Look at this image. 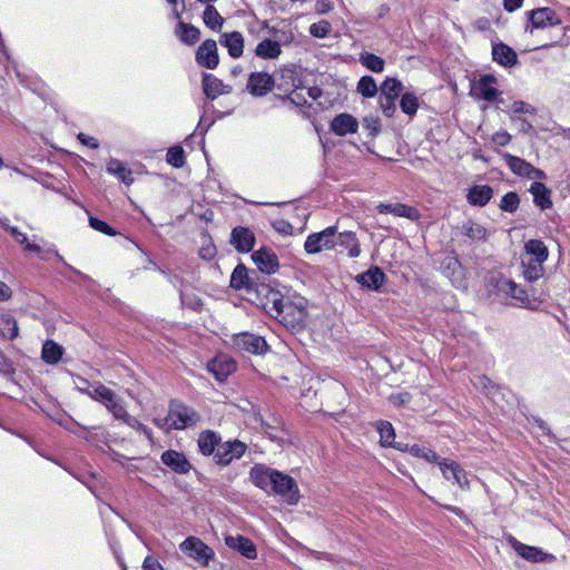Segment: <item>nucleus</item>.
I'll return each mask as SVG.
<instances>
[{"label":"nucleus","mask_w":570,"mask_h":570,"mask_svg":"<svg viewBox=\"0 0 570 570\" xmlns=\"http://www.w3.org/2000/svg\"><path fill=\"white\" fill-rule=\"evenodd\" d=\"M439 468L446 481L458 484L460 489L464 491L470 489L468 473L458 462L450 459H442L439 462Z\"/></svg>","instance_id":"obj_13"},{"label":"nucleus","mask_w":570,"mask_h":570,"mask_svg":"<svg viewBox=\"0 0 570 570\" xmlns=\"http://www.w3.org/2000/svg\"><path fill=\"white\" fill-rule=\"evenodd\" d=\"M199 255L206 261H210L216 256V247L209 243L199 249Z\"/></svg>","instance_id":"obj_64"},{"label":"nucleus","mask_w":570,"mask_h":570,"mask_svg":"<svg viewBox=\"0 0 570 570\" xmlns=\"http://www.w3.org/2000/svg\"><path fill=\"white\" fill-rule=\"evenodd\" d=\"M122 423H125L126 425L132 428L137 432L144 434L149 441L153 442V432H151V430L148 426H146L145 424H142L141 422H139L135 416L128 414L126 416V419L122 421Z\"/></svg>","instance_id":"obj_51"},{"label":"nucleus","mask_w":570,"mask_h":570,"mask_svg":"<svg viewBox=\"0 0 570 570\" xmlns=\"http://www.w3.org/2000/svg\"><path fill=\"white\" fill-rule=\"evenodd\" d=\"M410 400H411V395L407 392L399 393V394H392L390 396L391 403L394 404L395 406H402V405L409 403Z\"/></svg>","instance_id":"obj_62"},{"label":"nucleus","mask_w":570,"mask_h":570,"mask_svg":"<svg viewBox=\"0 0 570 570\" xmlns=\"http://www.w3.org/2000/svg\"><path fill=\"white\" fill-rule=\"evenodd\" d=\"M497 78L492 75H483L471 87V96L489 102L497 101L501 92L497 88Z\"/></svg>","instance_id":"obj_12"},{"label":"nucleus","mask_w":570,"mask_h":570,"mask_svg":"<svg viewBox=\"0 0 570 570\" xmlns=\"http://www.w3.org/2000/svg\"><path fill=\"white\" fill-rule=\"evenodd\" d=\"M166 161L175 168L184 167L186 163L185 151L181 146L176 145L168 148L166 154Z\"/></svg>","instance_id":"obj_50"},{"label":"nucleus","mask_w":570,"mask_h":570,"mask_svg":"<svg viewBox=\"0 0 570 570\" xmlns=\"http://www.w3.org/2000/svg\"><path fill=\"white\" fill-rule=\"evenodd\" d=\"M272 225L281 235H291L293 233V226L285 219H275Z\"/></svg>","instance_id":"obj_59"},{"label":"nucleus","mask_w":570,"mask_h":570,"mask_svg":"<svg viewBox=\"0 0 570 570\" xmlns=\"http://www.w3.org/2000/svg\"><path fill=\"white\" fill-rule=\"evenodd\" d=\"M385 279L386 276L379 266H372L356 277L358 284L371 291H379L385 283Z\"/></svg>","instance_id":"obj_28"},{"label":"nucleus","mask_w":570,"mask_h":570,"mask_svg":"<svg viewBox=\"0 0 570 570\" xmlns=\"http://www.w3.org/2000/svg\"><path fill=\"white\" fill-rule=\"evenodd\" d=\"M232 88L223 83L220 79L212 73H205L203 77V91L210 100L220 95L229 94Z\"/></svg>","instance_id":"obj_30"},{"label":"nucleus","mask_w":570,"mask_h":570,"mask_svg":"<svg viewBox=\"0 0 570 570\" xmlns=\"http://www.w3.org/2000/svg\"><path fill=\"white\" fill-rule=\"evenodd\" d=\"M220 46L225 47L232 58H240L244 52V37L239 31L224 32L219 38Z\"/></svg>","instance_id":"obj_27"},{"label":"nucleus","mask_w":570,"mask_h":570,"mask_svg":"<svg viewBox=\"0 0 570 570\" xmlns=\"http://www.w3.org/2000/svg\"><path fill=\"white\" fill-rule=\"evenodd\" d=\"M511 111L513 114H529V115H535L537 109L532 107L530 104H527L522 100H515L511 105Z\"/></svg>","instance_id":"obj_58"},{"label":"nucleus","mask_w":570,"mask_h":570,"mask_svg":"<svg viewBox=\"0 0 570 570\" xmlns=\"http://www.w3.org/2000/svg\"><path fill=\"white\" fill-rule=\"evenodd\" d=\"M495 288L518 302L520 307L533 309V301L528 292L511 279L501 277L497 281Z\"/></svg>","instance_id":"obj_11"},{"label":"nucleus","mask_w":570,"mask_h":570,"mask_svg":"<svg viewBox=\"0 0 570 570\" xmlns=\"http://www.w3.org/2000/svg\"><path fill=\"white\" fill-rule=\"evenodd\" d=\"M380 96L397 99L403 94V83L393 77H387L380 86Z\"/></svg>","instance_id":"obj_39"},{"label":"nucleus","mask_w":570,"mask_h":570,"mask_svg":"<svg viewBox=\"0 0 570 570\" xmlns=\"http://www.w3.org/2000/svg\"><path fill=\"white\" fill-rule=\"evenodd\" d=\"M395 100L396 99H392V98H386V97H383V96H379V104H380V107L382 109V112L387 117V118H391L394 116L395 111H396V105H395Z\"/></svg>","instance_id":"obj_57"},{"label":"nucleus","mask_w":570,"mask_h":570,"mask_svg":"<svg viewBox=\"0 0 570 570\" xmlns=\"http://www.w3.org/2000/svg\"><path fill=\"white\" fill-rule=\"evenodd\" d=\"M520 206V196L515 191H509L500 200L499 208L504 213L513 214Z\"/></svg>","instance_id":"obj_49"},{"label":"nucleus","mask_w":570,"mask_h":570,"mask_svg":"<svg viewBox=\"0 0 570 570\" xmlns=\"http://www.w3.org/2000/svg\"><path fill=\"white\" fill-rule=\"evenodd\" d=\"M142 570H164V568L156 558L147 556L142 563Z\"/></svg>","instance_id":"obj_63"},{"label":"nucleus","mask_w":570,"mask_h":570,"mask_svg":"<svg viewBox=\"0 0 570 570\" xmlns=\"http://www.w3.org/2000/svg\"><path fill=\"white\" fill-rule=\"evenodd\" d=\"M335 248L342 247L347 250L350 257L355 258L361 254V247L356 234L353 232L336 233L334 236Z\"/></svg>","instance_id":"obj_31"},{"label":"nucleus","mask_w":570,"mask_h":570,"mask_svg":"<svg viewBox=\"0 0 570 570\" xmlns=\"http://www.w3.org/2000/svg\"><path fill=\"white\" fill-rule=\"evenodd\" d=\"M528 22L525 32L532 33L534 29H546L561 24L559 14L549 7L537 8L527 12Z\"/></svg>","instance_id":"obj_5"},{"label":"nucleus","mask_w":570,"mask_h":570,"mask_svg":"<svg viewBox=\"0 0 570 570\" xmlns=\"http://www.w3.org/2000/svg\"><path fill=\"white\" fill-rule=\"evenodd\" d=\"M332 27L331 23L326 20H321L318 22H314L309 26V33L315 37L323 39L328 36Z\"/></svg>","instance_id":"obj_52"},{"label":"nucleus","mask_w":570,"mask_h":570,"mask_svg":"<svg viewBox=\"0 0 570 570\" xmlns=\"http://www.w3.org/2000/svg\"><path fill=\"white\" fill-rule=\"evenodd\" d=\"M269 313L285 327L299 331L305 326L307 301L298 295L272 292L267 297Z\"/></svg>","instance_id":"obj_1"},{"label":"nucleus","mask_w":570,"mask_h":570,"mask_svg":"<svg viewBox=\"0 0 570 570\" xmlns=\"http://www.w3.org/2000/svg\"><path fill=\"white\" fill-rule=\"evenodd\" d=\"M203 21L210 30L220 31L225 20L214 6L207 4L203 12Z\"/></svg>","instance_id":"obj_40"},{"label":"nucleus","mask_w":570,"mask_h":570,"mask_svg":"<svg viewBox=\"0 0 570 570\" xmlns=\"http://www.w3.org/2000/svg\"><path fill=\"white\" fill-rule=\"evenodd\" d=\"M330 128L337 136H346L357 131L358 121L354 116L343 112L333 118Z\"/></svg>","instance_id":"obj_24"},{"label":"nucleus","mask_w":570,"mask_h":570,"mask_svg":"<svg viewBox=\"0 0 570 570\" xmlns=\"http://www.w3.org/2000/svg\"><path fill=\"white\" fill-rule=\"evenodd\" d=\"M229 242L237 252L249 253L255 245V235L248 227L237 226L232 229Z\"/></svg>","instance_id":"obj_20"},{"label":"nucleus","mask_w":570,"mask_h":570,"mask_svg":"<svg viewBox=\"0 0 570 570\" xmlns=\"http://www.w3.org/2000/svg\"><path fill=\"white\" fill-rule=\"evenodd\" d=\"M252 285L247 268L242 264L237 265L230 276V287L239 291L248 289Z\"/></svg>","instance_id":"obj_38"},{"label":"nucleus","mask_w":570,"mask_h":570,"mask_svg":"<svg viewBox=\"0 0 570 570\" xmlns=\"http://www.w3.org/2000/svg\"><path fill=\"white\" fill-rule=\"evenodd\" d=\"M376 209L381 214H392L396 217H404L410 220H417L420 218V213L415 207L395 203V204H384L381 203L376 206Z\"/></svg>","instance_id":"obj_25"},{"label":"nucleus","mask_w":570,"mask_h":570,"mask_svg":"<svg viewBox=\"0 0 570 570\" xmlns=\"http://www.w3.org/2000/svg\"><path fill=\"white\" fill-rule=\"evenodd\" d=\"M508 542L518 553L519 557L531 562H550L556 559L551 553L544 552L542 549L533 546L524 544L518 541L513 535L508 537Z\"/></svg>","instance_id":"obj_14"},{"label":"nucleus","mask_w":570,"mask_h":570,"mask_svg":"<svg viewBox=\"0 0 570 570\" xmlns=\"http://www.w3.org/2000/svg\"><path fill=\"white\" fill-rule=\"evenodd\" d=\"M153 265H154V267H155L159 273H161L164 276H166V277H167V279H168V282H169L170 284H173L175 287H177V286H179V285L181 284V279L178 277V275H176V274L171 273V272H170V271H168V269H165V268H163V267L158 266V265H157V264H155V263H154Z\"/></svg>","instance_id":"obj_60"},{"label":"nucleus","mask_w":570,"mask_h":570,"mask_svg":"<svg viewBox=\"0 0 570 570\" xmlns=\"http://www.w3.org/2000/svg\"><path fill=\"white\" fill-rule=\"evenodd\" d=\"M178 38L186 45H194L199 40L200 31L193 24L180 22L176 30Z\"/></svg>","instance_id":"obj_42"},{"label":"nucleus","mask_w":570,"mask_h":570,"mask_svg":"<svg viewBox=\"0 0 570 570\" xmlns=\"http://www.w3.org/2000/svg\"><path fill=\"white\" fill-rule=\"evenodd\" d=\"M180 303L184 307L198 312L203 307L202 299L195 294L180 293Z\"/></svg>","instance_id":"obj_53"},{"label":"nucleus","mask_w":570,"mask_h":570,"mask_svg":"<svg viewBox=\"0 0 570 570\" xmlns=\"http://www.w3.org/2000/svg\"><path fill=\"white\" fill-rule=\"evenodd\" d=\"M246 450L247 444L237 439L227 440L225 442L222 441L214 455V462L219 466H227L234 460L240 459Z\"/></svg>","instance_id":"obj_8"},{"label":"nucleus","mask_w":570,"mask_h":570,"mask_svg":"<svg viewBox=\"0 0 570 570\" xmlns=\"http://www.w3.org/2000/svg\"><path fill=\"white\" fill-rule=\"evenodd\" d=\"M180 551L202 566H208L215 558L214 550L199 538L188 537L179 544Z\"/></svg>","instance_id":"obj_4"},{"label":"nucleus","mask_w":570,"mask_h":570,"mask_svg":"<svg viewBox=\"0 0 570 570\" xmlns=\"http://www.w3.org/2000/svg\"><path fill=\"white\" fill-rule=\"evenodd\" d=\"M207 370L219 382L225 381L236 370V363L227 355H217L207 363Z\"/></svg>","instance_id":"obj_19"},{"label":"nucleus","mask_w":570,"mask_h":570,"mask_svg":"<svg viewBox=\"0 0 570 570\" xmlns=\"http://www.w3.org/2000/svg\"><path fill=\"white\" fill-rule=\"evenodd\" d=\"M83 383L87 385V389L83 390L80 387L79 390L85 392L89 397H91L92 400L98 402L107 386H105L104 384H101L99 382L90 384L86 380H83Z\"/></svg>","instance_id":"obj_55"},{"label":"nucleus","mask_w":570,"mask_h":570,"mask_svg":"<svg viewBox=\"0 0 570 570\" xmlns=\"http://www.w3.org/2000/svg\"><path fill=\"white\" fill-rule=\"evenodd\" d=\"M196 61L207 69H215L219 63L217 43L213 39H206L196 51Z\"/></svg>","instance_id":"obj_17"},{"label":"nucleus","mask_w":570,"mask_h":570,"mask_svg":"<svg viewBox=\"0 0 570 570\" xmlns=\"http://www.w3.org/2000/svg\"><path fill=\"white\" fill-rule=\"evenodd\" d=\"M529 191L533 196V203L541 210L552 207L551 190L541 181L531 184Z\"/></svg>","instance_id":"obj_32"},{"label":"nucleus","mask_w":570,"mask_h":570,"mask_svg":"<svg viewBox=\"0 0 570 570\" xmlns=\"http://www.w3.org/2000/svg\"><path fill=\"white\" fill-rule=\"evenodd\" d=\"M363 127L368 131L371 137H375L381 131V121L377 117L368 116L363 119Z\"/></svg>","instance_id":"obj_56"},{"label":"nucleus","mask_w":570,"mask_h":570,"mask_svg":"<svg viewBox=\"0 0 570 570\" xmlns=\"http://www.w3.org/2000/svg\"><path fill=\"white\" fill-rule=\"evenodd\" d=\"M230 343L234 348L246 352L250 354H264L267 351V343L263 336L248 333V332H242L234 334L230 337Z\"/></svg>","instance_id":"obj_7"},{"label":"nucleus","mask_w":570,"mask_h":570,"mask_svg":"<svg viewBox=\"0 0 570 570\" xmlns=\"http://www.w3.org/2000/svg\"><path fill=\"white\" fill-rule=\"evenodd\" d=\"M269 493L285 498L289 504H296L299 500V490L296 481L281 471L274 473Z\"/></svg>","instance_id":"obj_6"},{"label":"nucleus","mask_w":570,"mask_h":570,"mask_svg":"<svg viewBox=\"0 0 570 570\" xmlns=\"http://www.w3.org/2000/svg\"><path fill=\"white\" fill-rule=\"evenodd\" d=\"M168 412L171 419L170 428L174 430L193 428L200 421V414L179 400L170 401Z\"/></svg>","instance_id":"obj_2"},{"label":"nucleus","mask_w":570,"mask_h":570,"mask_svg":"<svg viewBox=\"0 0 570 570\" xmlns=\"http://www.w3.org/2000/svg\"><path fill=\"white\" fill-rule=\"evenodd\" d=\"M104 406L112 414L116 420L121 422L129 414L126 410L124 400L119 395H116Z\"/></svg>","instance_id":"obj_48"},{"label":"nucleus","mask_w":570,"mask_h":570,"mask_svg":"<svg viewBox=\"0 0 570 570\" xmlns=\"http://www.w3.org/2000/svg\"><path fill=\"white\" fill-rule=\"evenodd\" d=\"M492 141L498 146H507L511 141V135L505 130L498 131L492 136Z\"/></svg>","instance_id":"obj_61"},{"label":"nucleus","mask_w":570,"mask_h":570,"mask_svg":"<svg viewBox=\"0 0 570 570\" xmlns=\"http://www.w3.org/2000/svg\"><path fill=\"white\" fill-rule=\"evenodd\" d=\"M492 59L503 67H513L518 62L515 51L503 42L492 43Z\"/></svg>","instance_id":"obj_29"},{"label":"nucleus","mask_w":570,"mask_h":570,"mask_svg":"<svg viewBox=\"0 0 570 570\" xmlns=\"http://www.w3.org/2000/svg\"><path fill=\"white\" fill-rule=\"evenodd\" d=\"M524 257L544 264L549 257V249L542 240L530 239L524 244Z\"/></svg>","instance_id":"obj_34"},{"label":"nucleus","mask_w":570,"mask_h":570,"mask_svg":"<svg viewBox=\"0 0 570 570\" xmlns=\"http://www.w3.org/2000/svg\"><path fill=\"white\" fill-rule=\"evenodd\" d=\"M247 90L254 97H263L272 91L274 78L263 71L252 72L247 80Z\"/></svg>","instance_id":"obj_15"},{"label":"nucleus","mask_w":570,"mask_h":570,"mask_svg":"<svg viewBox=\"0 0 570 570\" xmlns=\"http://www.w3.org/2000/svg\"><path fill=\"white\" fill-rule=\"evenodd\" d=\"M106 170L109 175L115 176L117 179H119L125 185L129 186L134 183V176L130 168L127 167V165L117 159V158H110L107 163Z\"/></svg>","instance_id":"obj_33"},{"label":"nucleus","mask_w":570,"mask_h":570,"mask_svg":"<svg viewBox=\"0 0 570 570\" xmlns=\"http://www.w3.org/2000/svg\"><path fill=\"white\" fill-rule=\"evenodd\" d=\"M89 226L95 230L100 232L108 236L117 235V232L111 226H109L106 222L94 216L89 217Z\"/></svg>","instance_id":"obj_54"},{"label":"nucleus","mask_w":570,"mask_h":570,"mask_svg":"<svg viewBox=\"0 0 570 570\" xmlns=\"http://www.w3.org/2000/svg\"><path fill=\"white\" fill-rule=\"evenodd\" d=\"M463 234L472 240H485L488 237L487 228L475 222H466L462 225Z\"/></svg>","instance_id":"obj_45"},{"label":"nucleus","mask_w":570,"mask_h":570,"mask_svg":"<svg viewBox=\"0 0 570 570\" xmlns=\"http://www.w3.org/2000/svg\"><path fill=\"white\" fill-rule=\"evenodd\" d=\"M63 347L52 340H47L41 350V358L45 363L55 365L61 361L63 355Z\"/></svg>","instance_id":"obj_36"},{"label":"nucleus","mask_w":570,"mask_h":570,"mask_svg":"<svg viewBox=\"0 0 570 570\" xmlns=\"http://www.w3.org/2000/svg\"><path fill=\"white\" fill-rule=\"evenodd\" d=\"M252 259L257 268L265 274H274L279 268L277 255L273 249L267 247H262L253 252Z\"/></svg>","instance_id":"obj_16"},{"label":"nucleus","mask_w":570,"mask_h":570,"mask_svg":"<svg viewBox=\"0 0 570 570\" xmlns=\"http://www.w3.org/2000/svg\"><path fill=\"white\" fill-rule=\"evenodd\" d=\"M503 160L505 161L509 169L517 176L538 180H543L547 178V175L543 170L535 168L523 158L507 153L503 155Z\"/></svg>","instance_id":"obj_10"},{"label":"nucleus","mask_w":570,"mask_h":570,"mask_svg":"<svg viewBox=\"0 0 570 570\" xmlns=\"http://www.w3.org/2000/svg\"><path fill=\"white\" fill-rule=\"evenodd\" d=\"M225 544L238 551L243 557L254 560L257 558V549L254 542L244 535H227Z\"/></svg>","instance_id":"obj_21"},{"label":"nucleus","mask_w":570,"mask_h":570,"mask_svg":"<svg viewBox=\"0 0 570 570\" xmlns=\"http://www.w3.org/2000/svg\"><path fill=\"white\" fill-rule=\"evenodd\" d=\"M337 233L336 226H330L320 233H313L307 236L304 248L307 254H317L325 250L335 248L334 236Z\"/></svg>","instance_id":"obj_9"},{"label":"nucleus","mask_w":570,"mask_h":570,"mask_svg":"<svg viewBox=\"0 0 570 570\" xmlns=\"http://www.w3.org/2000/svg\"><path fill=\"white\" fill-rule=\"evenodd\" d=\"M14 240L23 247V249L28 253H33L39 255V257L43 261L48 259V255H53L57 261L62 263V265L75 273L76 275L82 277L83 279H89V277L85 274H82L80 271L76 269L71 265H69L65 258L59 254V252L56 248L55 244H48L47 246L42 247L40 244H37L35 240H30L28 236L21 232V236H18L14 238Z\"/></svg>","instance_id":"obj_3"},{"label":"nucleus","mask_w":570,"mask_h":570,"mask_svg":"<svg viewBox=\"0 0 570 570\" xmlns=\"http://www.w3.org/2000/svg\"><path fill=\"white\" fill-rule=\"evenodd\" d=\"M400 108L409 117H414L419 109L417 96L413 92H403L400 99Z\"/></svg>","instance_id":"obj_47"},{"label":"nucleus","mask_w":570,"mask_h":570,"mask_svg":"<svg viewBox=\"0 0 570 570\" xmlns=\"http://www.w3.org/2000/svg\"><path fill=\"white\" fill-rule=\"evenodd\" d=\"M282 53L281 45L272 39L262 40L255 49V55L262 59L273 60Z\"/></svg>","instance_id":"obj_35"},{"label":"nucleus","mask_w":570,"mask_h":570,"mask_svg":"<svg viewBox=\"0 0 570 570\" xmlns=\"http://www.w3.org/2000/svg\"><path fill=\"white\" fill-rule=\"evenodd\" d=\"M379 87L372 76H363L360 78L356 91L364 98H373L379 92Z\"/></svg>","instance_id":"obj_46"},{"label":"nucleus","mask_w":570,"mask_h":570,"mask_svg":"<svg viewBox=\"0 0 570 570\" xmlns=\"http://www.w3.org/2000/svg\"><path fill=\"white\" fill-rule=\"evenodd\" d=\"M276 471L264 464H255L249 471V479L257 488L269 493L272 479Z\"/></svg>","instance_id":"obj_23"},{"label":"nucleus","mask_w":570,"mask_h":570,"mask_svg":"<svg viewBox=\"0 0 570 570\" xmlns=\"http://www.w3.org/2000/svg\"><path fill=\"white\" fill-rule=\"evenodd\" d=\"M0 335L8 340H14L19 335L17 321L10 315L0 316Z\"/></svg>","instance_id":"obj_44"},{"label":"nucleus","mask_w":570,"mask_h":570,"mask_svg":"<svg viewBox=\"0 0 570 570\" xmlns=\"http://www.w3.org/2000/svg\"><path fill=\"white\" fill-rule=\"evenodd\" d=\"M521 264L523 268V277L530 283L537 282L544 274L543 263L523 257Z\"/></svg>","instance_id":"obj_37"},{"label":"nucleus","mask_w":570,"mask_h":570,"mask_svg":"<svg viewBox=\"0 0 570 570\" xmlns=\"http://www.w3.org/2000/svg\"><path fill=\"white\" fill-rule=\"evenodd\" d=\"M220 442H222L220 434L213 430L202 431L197 439L198 450L204 456H213L214 458L217 449L220 445Z\"/></svg>","instance_id":"obj_22"},{"label":"nucleus","mask_w":570,"mask_h":570,"mask_svg":"<svg viewBox=\"0 0 570 570\" xmlns=\"http://www.w3.org/2000/svg\"><path fill=\"white\" fill-rule=\"evenodd\" d=\"M360 62L366 69H368L373 72H377V73L383 72L384 67H385V61L383 58H381L372 52H368V51L361 52Z\"/></svg>","instance_id":"obj_43"},{"label":"nucleus","mask_w":570,"mask_h":570,"mask_svg":"<svg viewBox=\"0 0 570 570\" xmlns=\"http://www.w3.org/2000/svg\"><path fill=\"white\" fill-rule=\"evenodd\" d=\"M376 430L380 434V443L384 448H390L395 442V431L391 422L380 420L376 422Z\"/></svg>","instance_id":"obj_41"},{"label":"nucleus","mask_w":570,"mask_h":570,"mask_svg":"<svg viewBox=\"0 0 570 570\" xmlns=\"http://www.w3.org/2000/svg\"><path fill=\"white\" fill-rule=\"evenodd\" d=\"M160 461L177 474H187L193 465L183 452L167 450L161 453Z\"/></svg>","instance_id":"obj_18"},{"label":"nucleus","mask_w":570,"mask_h":570,"mask_svg":"<svg viewBox=\"0 0 570 570\" xmlns=\"http://www.w3.org/2000/svg\"><path fill=\"white\" fill-rule=\"evenodd\" d=\"M465 197L471 206L484 207L493 197V188L489 185H473L468 189Z\"/></svg>","instance_id":"obj_26"}]
</instances>
